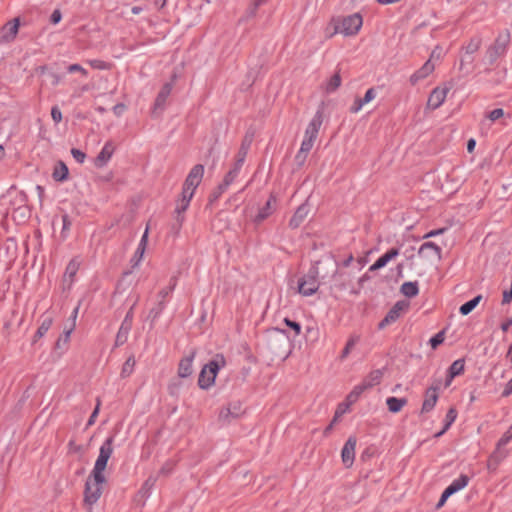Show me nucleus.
<instances>
[{
  "label": "nucleus",
  "instance_id": "f257e3e1",
  "mask_svg": "<svg viewBox=\"0 0 512 512\" xmlns=\"http://www.w3.org/2000/svg\"><path fill=\"white\" fill-rule=\"evenodd\" d=\"M113 443L114 437L112 436L102 443L91 474L86 480L84 502L89 506H93L102 495V485L106 482L104 471L113 453Z\"/></svg>",
  "mask_w": 512,
  "mask_h": 512
},
{
  "label": "nucleus",
  "instance_id": "4c0bfd02",
  "mask_svg": "<svg viewBox=\"0 0 512 512\" xmlns=\"http://www.w3.org/2000/svg\"><path fill=\"white\" fill-rule=\"evenodd\" d=\"M52 322H53V320L51 317H45L42 320L39 328L37 329L36 337H38V338L43 337L48 332V330L51 328Z\"/></svg>",
  "mask_w": 512,
  "mask_h": 512
},
{
  "label": "nucleus",
  "instance_id": "a18cd8bd",
  "mask_svg": "<svg viewBox=\"0 0 512 512\" xmlns=\"http://www.w3.org/2000/svg\"><path fill=\"white\" fill-rule=\"evenodd\" d=\"M284 323L294 330L295 336H299L301 333V325L298 322L292 321L289 318L284 319Z\"/></svg>",
  "mask_w": 512,
  "mask_h": 512
},
{
  "label": "nucleus",
  "instance_id": "6ab92c4d",
  "mask_svg": "<svg viewBox=\"0 0 512 512\" xmlns=\"http://www.w3.org/2000/svg\"><path fill=\"white\" fill-rule=\"evenodd\" d=\"M114 153V146L112 142H106L99 154L96 157L95 164L97 167L105 166L111 159Z\"/></svg>",
  "mask_w": 512,
  "mask_h": 512
},
{
  "label": "nucleus",
  "instance_id": "5701e85b",
  "mask_svg": "<svg viewBox=\"0 0 512 512\" xmlns=\"http://www.w3.org/2000/svg\"><path fill=\"white\" fill-rule=\"evenodd\" d=\"M80 267V261L77 258L72 259L66 266L65 273L63 276L64 282L71 285L74 282V277L77 274Z\"/></svg>",
  "mask_w": 512,
  "mask_h": 512
},
{
  "label": "nucleus",
  "instance_id": "c85d7f7f",
  "mask_svg": "<svg viewBox=\"0 0 512 512\" xmlns=\"http://www.w3.org/2000/svg\"><path fill=\"white\" fill-rule=\"evenodd\" d=\"M407 404L406 398L388 397L386 399V405L388 410L392 413H398Z\"/></svg>",
  "mask_w": 512,
  "mask_h": 512
},
{
  "label": "nucleus",
  "instance_id": "ea45409f",
  "mask_svg": "<svg viewBox=\"0 0 512 512\" xmlns=\"http://www.w3.org/2000/svg\"><path fill=\"white\" fill-rule=\"evenodd\" d=\"M457 418V411L455 408H450L445 416L444 428L449 429Z\"/></svg>",
  "mask_w": 512,
  "mask_h": 512
},
{
  "label": "nucleus",
  "instance_id": "f8f14e48",
  "mask_svg": "<svg viewBox=\"0 0 512 512\" xmlns=\"http://www.w3.org/2000/svg\"><path fill=\"white\" fill-rule=\"evenodd\" d=\"M322 123H323V113L321 110H318L315 113V115L313 116V118L311 119V121L309 122V124L305 130L304 137L315 141L318 136V133H319Z\"/></svg>",
  "mask_w": 512,
  "mask_h": 512
},
{
  "label": "nucleus",
  "instance_id": "cd10ccee",
  "mask_svg": "<svg viewBox=\"0 0 512 512\" xmlns=\"http://www.w3.org/2000/svg\"><path fill=\"white\" fill-rule=\"evenodd\" d=\"M400 292L408 297L413 298L419 293V286L417 281L404 282L400 287Z\"/></svg>",
  "mask_w": 512,
  "mask_h": 512
},
{
  "label": "nucleus",
  "instance_id": "0e129e2a",
  "mask_svg": "<svg viewBox=\"0 0 512 512\" xmlns=\"http://www.w3.org/2000/svg\"><path fill=\"white\" fill-rule=\"evenodd\" d=\"M125 108L126 107L124 104L119 103L113 107V112L115 115L120 116L124 112Z\"/></svg>",
  "mask_w": 512,
  "mask_h": 512
},
{
  "label": "nucleus",
  "instance_id": "7ed1b4c3",
  "mask_svg": "<svg viewBox=\"0 0 512 512\" xmlns=\"http://www.w3.org/2000/svg\"><path fill=\"white\" fill-rule=\"evenodd\" d=\"M318 270L313 267L298 281V292L305 297L312 296L319 288Z\"/></svg>",
  "mask_w": 512,
  "mask_h": 512
},
{
  "label": "nucleus",
  "instance_id": "b1692460",
  "mask_svg": "<svg viewBox=\"0 0 512 512\" xmlns=\"http://www.w3.org/2000/svg\"><path fill=\"white\" fill-rule=\"evenodd\" d=\"M314 145V140L304 137L300 150L298 151L295 159L298 163L302 164L306 160L307 154L311 151Z\"/></svg>",
  "mask_w": 512,
  "mask_h": 512
},
{
  "label": "nucleus",
  "instance_id": "e2e57ef3",
  "mask_svg": "<svg viewBox=\"0 0 512 512\" xmlns=\"http://www.w3.org/2000/svg\"><path fill=\"white\" fill-rule=\"evenodd\" d=\"M71 332H72V328L66 330L64 332V336L63 338H59L58 341H57V346L60 347V343L61 341H63L64 343H67L69 338H70V335H71Z\"/></svg>",
  "mask_w": 512,
  "mask_h": 512
},
{
  "label": "nucleus",
  "instance_id": "774afa93",
  "mask_svg": "<svg viewBox=\"0 0 512 512\" xmlns=\"http://www.w3.org/2000/svg\"><path fill=\"white\" fill-rule=\"evenodd\" d=\"M450 496H452V494L451 493L447 494V489H445L440 497V500H439L437 506L438 507L442 506Z\"/></svg>",
  "mask_w": 512,
  "mask_h": 512
},
{
  "label": "nucleus",
  "instance_id": "ddd939ff",
  "mask_svg": "<svg viewBox=\"0 0 512 512\" xmlns=\"http://www.w3.org/2000/svg\"><path fill=\"white\" fill-rule=\"evenodd\" d=\"M355 448H356V439L350 437L344 444L341 451L342 462L346 467H350L355 459Z\"/></svg>",
  "mask_w": 512,
  "mask_h": 512
},
{
  "label": "nucleus",
  "instance_id": "20e7f679",
  "mask_svg": "<svg viewBox=\"0 0 512 512\" xmlns=\"http://www.w3.org/2000/svg\"><path fill=\"white\" fill-rule=\"evenodd\" d=\"M363 20L359 13L349 15L336 26L335 32L343 34L344 36H353L357 34L362 27Z\"/></svg>",
  "mask_w": 512,
  "mask_h": 512
},
{
  "label": "nucleus",
  "instance_id": "c03bdc74",
  "mask_svg": "<svg viewBox=\"0 0 512 512\" xmlns=\"http://www.w3.org/2000/svg\"><path fill=\"white\" fill-rule=\"evenodd\" d=\"M156 483V478L153 476H150L143 484L141 488V492L149 494L150 491L153 489L154 485Z\"/></svg>",
  "mask_w": 512,
  "mask_h": 512
},
{
  "label": "nucleus",
  "instance_id": "052dcab7",
  "mask_svg": "<svg viewBox=\"0 0 512 512\" xmlns=\"http://www.w3.org/2000/svg\"><path fill=\"white\" fill-rule=\"evenodd\" d=\"M62 18V15H61V12L59 10H55L53 11V13L51 14V22L53 24H57L60 22Z\"/></svg>",
  "mask_w": 512,
  "mask_h": 512
},
{
  "label": "nucleus",
  "instance_id": "a211bd4d",
  "mask_svg": "<svg viewBox=\"0 0 512 512\" xmlns=\"http://www.w3.org/2000/svg\"><path fill=\"white\" fill-rule=\"evenodd\" d=\"M465 368V361L464 359H457L455 360L451 366L448 369L447 377L444 383V387L450 386L452 383V380L456 377L461 375L464 372Z\"/></svg>",
  "mask_w": 512,
  "mask_h": 512
},
{
  "label": "nucleus",
  "instance_id": "dca6fc26",
  "mask_svg": "<svg viewBox=\"0 0 512 512\" xmlns=\"http://www.w3.org/2000/svg\"><path fill=\"white\" fill-rule=\"evenodd\" d=\"M482 44V38L480 36H475L470 39L466 46L463 47L465 54L463 59L461 60V65L466 61L471 63L473 58L471 57L475 52L479 50Z\"/></svg>",
  "mask_w": 512,
  "mask_h": 512
},
{
  "label": "nucleus",
  "instance_id": "bb28decb",
  "mask_svg": "<svg viewBox=\"0 0 512 512\" xmlns=\"http://www.w3.org/2000/svg\"><path fill=\"white\" fill-rule=\"evenodd\" d=\"M172 91V85L170 83H166L158 93L155 100V109H162L166 103L167 98L169 97Z\"/></svg>",
  "mask_w": 512,
  "mask_h": 512
},
{
  "label": "nucleus",
  "instance_id": "7c9ffc66",
  "mask_svg": "<svg viewBox=\"0 0 512 512\" xmlns=\"http://www.w3.org/2000/svg\"><path fill=\"white\" fill-rule=\"evenodd\" d=\"M193 198L191 193L185 194L182 191L181 198L177 201L175 212L178 214V217L183 214L189 207L190 201Z\"/></svg>",
  "mask_w": 512,
  "mask_h": 512
},
{
  "label": "nucleus",
  "instance_id": "8fccbe9b",
  "mask_svg": "<svg viewBox=\"0 0 512 512\" xmlns=\"http://www.w3.org/2000/svg\"><path fill=\"white\" fill-rule=\"evenodd\" d=\"M51 117H52L53 121L56 124L61 122V120H62V112H61V110L59 109L58 106H53L52 107V109H51Z\"/></svg>",
  "mask_w": 512,
  "mask_h": 512
},
{
  "label": "nucleus",
  "instance_id": "09e8293b",
  "mask_svg": "<svg viewBox=\"0 0 512 512\" xmlns=\"http://www.w3.org/2000/svg\"><path fill=\"white\" fill-rule=\"evenodd\" d=\"M504 116V110L502 108H497V109H494L492 110L489 114H488V118L491 120V121H496L498 119H500L501 117Z\"/></svg>",
  "mask_w": 512,
  "mask_h": 512
},
{
  "label": "nucleus",
  "instance_id": "49530a36",
  "mask_svg": "<svg viewBox=\"0 0 512 512\" xmlns=\"http://www.w3.org/2000/svg\"><path fill=\"white\" fill-rule=\"evenodd\" d=\"M71 154L78 163H83L86 159V154L79 149H71Z\"/></svg>",
  "mask_w": 512,
  "mask_h": 512
},
{
  "label": "nucleus",
  "instance_id": "864d4df0",
  "mask_svg": "<svg viewBox=\"0 0 512 512\" xmlns=\"http://www.w3.org/2000/svg\"><path fill=\"white\" fill-rule=\"evenodd\" d=\"M89 64H90L93 68H95V69H100V70H105V69H107V67H108V65H107L104 61H102V60H97V59H95V60H90V61H89Z\"/></svg>",
  "mask_w": 512,
  "mask_h": 512
},
{
  "label": "nucleus",
  "instance_id": "bf43d9fd",
  "mask_svg": "<svg viewBox=\"0 0 512 512\" xmlns=\"http://www.w3.org/2000/svg\"><path fill=\"white\" fill-rule=\"evenodd\" d=\"M62 224H63V227H62L63 232L70 228L72 223H71V220H70V218H69V216L67 214H64L62 216Z\"/></svg>",
  "mask_w": 512,
  "mask_h": 512
},
{
  "label": "nucleus",
  "instance_id": "3c124183",
  "mask_svg": "<svg viewBox=\"0 0 512 512\" xmlns=\"http://www.w3.org/2000/svg\"><path fill=\"white\" fill-rule=\"evenodd\" d=\"M69 73L80 72L82 75L87 76V70L79 64H71L67 68Z\"/></svg>",
  "mask_w": 512,
  "mask_h": 512
},
{
  "label": "nucleus",
  "instance_id": "f03ea898",
  "mask_svg": "<svg viewBox=\"0 0 512 512\" xmlns=\"http://www.w3.org/2000/svg\"><path fill=\"white\" fill-rule=\"evenodd\" d=\"M226 365V360L223 355L217 354L202 368L198 385L201 389H209L215 382L216 376L221 368Z\"/></svg>",
  "mask_w": 512,
  "mask_h": 512
},
{
  "label": "nucleus",
  "instance_id": "1a4fd4ad",
  "mask_svg": "<svg viewBox=\"0 0 512 512\" xmlns=\"http://www.w3.org/2000/svg\"><path fill=\"white\" fill-rule=\"evenodd\" d=\"M450 90V87L444 86V87H436L433 89V91L430 93L427 101V106L430 109H437L439 108L445 101L447 94Z\"/></svg>",
  "mask_w": 512,
  "mask_h": 512
},
{
  "label": "nucleus",
  "instance_id": "338daca9",
  "mask_svg": "<svg viewBox=\"0 0 512 512\" xmlns=\"http://www.w3.org/2000/svg\"><path fill=\"white\" fill-rule=\"evenodd\" d=\"M450 496H452V494L451 493L447 494V489H445L440 497V500H439L437 506L438 507L442 506Z\"/></svg>",
  "mask_w": 512,
  "mask_h": 512
},
{
  "label": "nucleus",
  "instance_id": "4468645a",
  "mask_svg": "<svg viewBox=\"0 0 512 512\" xmlns=\"http://www.w3.org/2000/svg\"><path fill=\"white\" fill-rule=\"evenodd\" d=\"M400 254L399 248H391L382 256H380L370 267V271H376L385 267L390 261L395 259Z\"/></svg>",
  "mask_w": 512,
  "mask_h": 512
},
{
  "label": "nucleus",
  "instance_id": "e433bc0d",
  "mask_svg": "<svg viewBox=\"0 0 512 512\" xmlns=\"http://www.w3.org/2000/svg\"><path fill=\"white\" fill-rule=\"evenodd\" d=\"M341 85V77L338 73L334 74L326 83V92L332 93Z\"/></svg>",
  "mask_w": 512,
  "mask_h": 512
},
{
  "label": "nucleus",
  "instance_id": "2eb2a0df",
  "mask_svg": "<svg viewBox=\"0 0 512 512\" xmlns=\"http://www.w3.org/2000/svg\"><path fill=\"white\" fill-rule=\"evenodd\" d=\"M310 211L309 205L307 202L301 204L296 211L294 212L293 216L291 217L289 221V226L292 229L298 228L302 222L305 220V218L308 216Z\"/></svg>",
  "mask_w": 512,
  "mask_h": 512
},
{
  "label": "nucleus",
  "instance_id": "680f3d73",
  "mask_svg": "<svg viewBox=\"0 0 512 512\" xmlns=\"http://www.w3.org/2000/svg\"><path fill=\"white\" fill-rule=\"evenodd\" d=\"M442 56V48L437 46L435 47V49L432 51L431 53V56H430V59L429 60H432L434 58L436 59H440Z\"/></svg>",
  "mask_w": 512,
  "mask_h": 512
},
{
  "label": "nucleus",
  "instance_id": "79ce46f5",
  "mask_svg": "<svg viewBox=\"0 0 512 512\" xmlns=\"http://www.w3.org/2000/svg\"><path fill=\"white\" fill-rule=\"evenodd\" d=\"M486 53L490 62H494L503 53V48L499 50L497 46H491L487 49Z\"/></svg>",
  "mask_w": 512,
  "mask_h": 512
},
{
  "label": "nucleus",
  "instance_id": "5fc2aeb1",
  "mask_svg": "<svg viewBox=\"0 0 512 512\" xmlns=\"http://www.w3.org/2000/svg\"><path fill=\"white\" fill-rule=\"evenodd\" d=\"M147 242H148V228L145 230L144 234L142 235L137 248H139V250L145 251Z\"/></svg>",
  "mask_w": 512,
  "mask_h": 512
},
{
  "label": "nucleus",
  "instance_id": "412c9836",
  "mask_svg": "<svg viewBox=\"0 0 512 512\" xmlns=\"http://www.w3.org/2000/svg\"><path fill=\"white\" fill-rule=\"evenodd\" d=\"M419 255L424 257H429L433 254L436 258H441V248L436 245L434 242H424L418 251Z\"/></svg>",
  "mask_w": 512,
  "mask_h": 512
},
{
  "label": "nucleus",
  "instance_id": "58836bf2",
  "mask_svg": "<svg viewBox=\"0 0 512 512\" xmlns=\"http://www.w3.org/2000/svg\"><path fill=\"white\" fill-rule=\"evenodd\" d=\"M250 145H251V139H248L246 137L244 139V141L242 142V144H241V147H240V149L238 151L237 159L236 160H241V163L244 164L245 158H246L248 150L250 148Z\"/></svg>",
  "mask_w": 512,
  "mask_h": 512
},
{
  "label": "nucleus",
  "instance_id": "0eeeda50",
  "mask_svg": "<svg viewBox=\"0 0 512 512\" xmlns=\"http://www.w3.org/2000/svg\"><path fill=\"white\" fill-rule=\"evenodd\" d=\"M441 386L440 380H435L433 385L425 391V398L422 404L421 412L428 413L433 410L438 401V391Z\"/></svg>",
  "mask_w": 512,
  "mask_h": 512
},
{
  "label": "nucleus",
  "instance_id": "f3484780",
  "mask_svg": "<svg viewBox=\"0 0 512 512\" xmlns=\"http://www.w3.org/2000/svg\"><path fill=\"white\" fill-rule=\"evenodd\" d=\"M435 69V66L434 64L431 62V60H427L420 69H418L417 71H415L411 76H410V83L412 85H415L417 84L419 81L425 79L426 77H428Z\"/></svg>",
  "mask_w": 512,
  "mask_h": 512
},
{
  "label": "nucleus",
  "instance_id": "de8ad7c7",
  "mask_svg": "<svg viewBox=\"0 0 512 512\" xmlns=\"http://www.w3.org/2000/svg\"><path fill=\"white\" fill-rule=\"evenodd\" d=\"M376 97V91L374 88H369L362 99V103L365 105L371 102Z\"/></svg>",
  "mask_w": 512,
  "mask_h": 512
},
{
  "label": "nucleus",
  "instance_id": "9d476101",
  "mask_svg": "<svg viewBox=\"0 0 512 512\" xmlns=\"http://www.w3.org/2000/svg\"><path fill=\"white\" fill-rule=\"evenodd\" d=\"M20 22L19 18H14L13 20L7 22L1 30V42L10 43L12 42L19 30Z\"/></svg>",
  "mask_w": 512,
  "mask_h": 512
},
{
  "label": "nucleus",
  "instance_id": "c756f323",
  "mask_svg": "<svg viewBox=\"0 0 512 512\" xmlns=\"http://www.w3.org/2000/svg\"><path fill=\"white\" fill-rule=\"evenodd\" d=\"M68 167L62 161L58 162L54 167L52 177L55 181L63 182L68 178Z\"/></svg>",
  "mask_w": 512,
  "mask_h": 512
},
{
  "label": "nucleus",
  "instance_id": "f704fd0d",
  "mask_svg": "<svg viewBox=\"0 0 512 512\" xmlns=\"http://www.w3.org/2000/svg\"><path fill=\"white\" fill-rule=\"evenodd\" d=\"M135 365H136V361H135L134 356L128 357L122 366L121 377L122 378L129 377L133 373Z\"/></svg>",
  "mask_w": 512,
  "mask_h": 512
},
{
  "label": "nucleus",
  "instance_id": "4be33fe9",
  "mask_svg": "<svg viewBox=\"0 0 512 512\" xmlns=\"http://www.w3.org/2000/svg\"><path fill=\"white\" fill-rule=\"evenodd\" d=\"M469 480H470L469 476H467L466 474H461L459 477L454 479L450 483V485H448L446 487L447 494L451 493L453 495V494L457 493L458 491L464 489L468 485Z\"/></svg>",
  "mask_w": 512,
  "mask_h": 512
},
{
  "label": "nucleus",
  "instance_id": "473e14b6",
  "mask_svg": "<svg viewBox=\"0 0 512 512\" xmlns=\"http://www.w3.org/2000/svg\"><path fill=\"white\" fill-rule=\"evenodd\" d=\"M408 307V304L404 301H398L395 305L389 310L387 316L395 322L402 314V312Z\"/></svg>",
  "mask_w": 512,
  "mask_h": 512
},
{
  "label": "nucleus",
  "instance_id": "c9c22d12",
  "mask_svg": "<svg viewBox=\"0 0 512 512\" xmlns=\"http://www.w3.org/2000/svg\"><path fill=\"white\" fill-rule=\"evenodd\" d=\"M360 341V337L358 335H351L348 339L346 346L344 347L340 358L345 359L351 352V350L355 347V345Z\"/></svg>",
  "mask_w": 512,
  "mask_h": 512
},
{
  "label": "nucleus",
  "instance_id": "4d7b16f0",
  "mask_svg": "<svg viewBox=\"0 0 512 512\" xmlns=\"http://www.w3.org/2000/svg\"><path fill=\"white\" fill-rule=\"evenodd\" d=\"M99 405H100V403L98 402V404H97L96 408L94 409V411H93V412H92V414L90 415V417H89V419H88V422H87V425H88V426H91V425H93V424H94L95 419H96V417H97V415H98V413H99Z\"/></svg>",
  "mask_w": 512,
  "mask_h": 512
},
{
  "label": "nucleus",
  "instance_id": "6e6d98bb",
  "mask_svg": "<svg viewBox=\"0 0 512 512\" xmlns=\"http://www.w3.org/2000/svg\"><path fill=\"white\" fill-rule=\"evenodd\" d=\"M270 336L275 337V338H277V337L287 338L286 332L280 328H273L270 332Z\"/></svg>",
  "mask_w": 512,
  "mask_h": 512
},
{
  "label": "nucleus",
  "instance_id": "393cba45",
  "mask_svg": "<svg viewBox=\"0 0 512 512\" xmlns=\"http://www.w3.org/2000/svg\"><path fill=\"white\" fill-rule=\"evenodd\" d=\"M383 377V370L376 369L371 371L364 379L363 382L368 389L380 384Z\"/></svg>",
  "mask_w": 512,
  "mask_h": 512
},
{
  "label": "nucleus",
  "instance_id": "a19ab883",
  "mask_svg": "<svg viewBox=\"0 0 512 512\" xmlns=\"http://www.w3.org/2000/svg\"><path fill=\"white\" fill-rule=\"evenodd\" d=\"M444 339L445 333L444 331H440L429 340V343L433 349H436L440 344L443 343Z\"/></svg>",
  "mask_w": 512,
  "mask_h": 512
},
{
  "label": "nucleus",
  "instance_id": "13d9d810",
  "mask_svg": "<svg viewBox=\"0 0 512 512\" xmlns=\"http://www.w3.org/2000/svg\"><path fill=\"white\" fill-rule=\"evenodd\" d=\"M512 394V378L507 382L502 392L503 397H508Z\"/></svg>",
  "mask_w": 512,
  "mask_h": 512
},
{
  "label": "nucleus",
  "instance_id": "2f4dec72",
  "mask_svg": "<svg viewBox=\"0 0 512 512\" xmlns=\"http://www.w3.org/2000/svg\"><path fill=\"white\" fill-rule=\"evenodd\" d=\"M368 388L366 387V385L364 384V382L362 381L360 384L354 386V388L352 389V391L347 395V406L355 403L359 397L361 396V394L366 391Z\"/></svg>",
  "mask_w": 512,
  "mask_h": 512
},
{
  "label": "nucleus",
  "instance_id": "39448f33",
  "mask_svg": "<svg viewBox=\"0 0 512 512\" xmlns=\"http://www.w3.org/2000/svg\"><path fill=\"white\" fill-rule=\"evenodd\" d=\"M204 175V166L201 164H197L193 166V168L190 170L189 174L187 175L183 189L182 191L187 194L191 193V195L194 196L196 188L199 186V184L202 181Z\"/></svg>",
  "mask_w": 512,
  "mask_h": 512
},
{
  "label": "nucleus",
  "instance_id": "6e6552de",
  "mask_svg": "<svg viewBox=\"0 0 512 512\" xmlns=\"http://www.w3.org/2000/svg\"><path fill=\"white\" fill-rule=\"evenodd\" d=\"M132 322H133V308H131L127 314L125 315L121 326L117 332L116 339H115V346H121L126 343L128 339L129 332L132 328Z\"/></svg>",
  "mask_w": 512,
  "mask_h": 512
},
{
  "label": "nucleus",
  "instance_id": "a878e982",
  "mask_svg": "<svg viewBox=\"0 0 512 512\" xmlns=\"http://www.w3.org/2000/svg\"><path fill=\"white\" fill-rule=\"evenodd\" d=\"M240 410V405L238 404H233L230 405L229 407L222 408L219 413V419L221 421L227 422L230 420V417H238V415L240 414Z\"/></svg>",
  "mask_w": 512,
  "mask_h": 512
},
{
  "label": "nucleus",
  "instance_id": "603ef678",
  "mask_svg": "<svg viewBox=\"0 0 512 512\" xmlns=\"http://www.w3.org/2000/svg\"><path fill=\"white\" fill-rule=\"evenodd\" d=\"M365 104L362 103V99L361 98H357L354 100V103L353 105L350 107V112L351 113H358L364 106Z\"/></svg>",
  "mask_w": 512,
  "mask_h": 512
},
{
  "label": "nucleus",
  "instance_id": "72a5a7b5",
  "mask_svg": "<svg viewBox=\"0 0 512 512\" xmlns=\"http://www.w3.org/2000/svg\"><path fill=\"white\" fill-rule=\"evenodd\" d=\"M481 299H482V296L477 295L473 299H471V300L467 301L466 303H464L463 305H461L459 308L460 314H462L463 316L468 315L470 312H472L476 308V306L479 304Z\"/></svg>",
  "mask_w": 512,
  "mask_h": 512
},
{
  "label": "nucleus",
  "instance_id": "9b49d317",
  "mask_svg": "<svg viewBox=\"0 0 512 512\" xmlns=\"http://www.w3.org/2000/svg\"><path fill=\"white\" fill-rule=\"evenodd\" d=\"M196 356V351L191 350L185 355L179 362L178 365V376L181 378H187L193 373V361Z\"/></svg>",
  "mask_w": 512,
  "mask_h": 512
},
{
  "label": "nucleus",
  "instance_id": "37998d69",
  "mask_svg": "<svg viewBox=\"0 0 512 512\" xmlns=\"http://www.w3.org/2000/svg\"><path fill=\"white\" fill-rule=\"evenodd\" d=\"M144 252L145 251L139 250V248L136 249L133 257L130 260L132 268H136L139 266L140 262L142 261Z\"/></svg>",
  "mask_w": 512,
  "mask_h": 512
},
{
  "label": "nucleus",
  "instance_id": "69168bd1",
  "mask_svg": "<svg viewBox=\"0 0 512 512\" xmlns=\"http://www.w3.org/2000/svg\"><path fill=\"white\" fill-rule=\"evenodd\" d=\"M444 231H445L444 228H440V229H436V230H431L430 232H428L427 234L424 235V238L427 239V238H430V237L437 236L439 234H442Z\"/></svg>",
  "mask_w": 512,
  "mask_h": 512
},
{
  "label": "nucleus",
  "instance_id": "aec40b11",
  "mask_svg": "<svg viewBox=\"0 0 512 512\" xmlns=\"http://www.w3.org/2000/svg\"><path fill=\"white\" fill-rule=\"evenodd\" d=\"M275 205H276V197L274 195H270V197L268 198L264 207H262L259 210L258 214L256 215L255 222H258V223L262 222L267 217H269L275 210Z\"/></svg>",
  "mask_w": 512,
  "mask_h": 512
},
{
  "label": "nucleus",
  "instance_id": "423d86ee",
  "mask_svg": "<svg viewBox=\"0 0 512 512\" xmlns=\"http://www.w3.org/2000/svg\"><path fill=\"white\" fill-rule=\"evenodd\" d=\"M243 163H241V160H236L233 164V167L227 172L225 175L223 181L218 185L216 191H215V197L218 198L222 193H224L228 187L234 183V181L237 179L241 169H242Z\"/></svg>",
  "mask_w": 512,
  "mask_h": 512
}]
</instances>
